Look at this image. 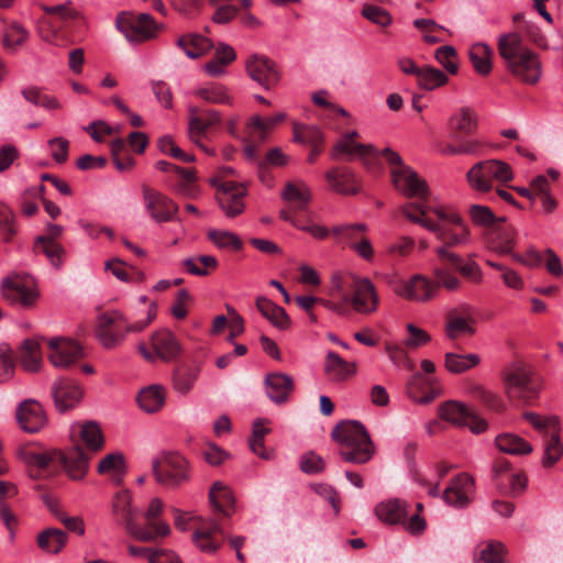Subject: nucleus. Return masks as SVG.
<instances>
[{
  "instance_id": "obj_57",
  "label": "nucleus",
  "mask_w": 563,
  "mask_h": 563,
  "mask_svg": "<svg viewBox=\"0 0 563 563\" xmlns=\"http://www.w3.org/2000/svg\"><path fill=\"white\" fill-rule=\"evenodd\" d=\"M245 190H238L236 194H218L217 200L221 210L229 218L241 214L245 208L243 197Z\"/></svg>"
},
{
  "instance_id": "obj_26",
  "label": "nucleus",
  "mask_w": 563,
  "mask_h": 563,
  "mask_svg": "<svg viewBox=\"0 0 563 563\" xmlns=\"http://www.w3.org/2000/svg\"><path fill=\"white\" fill-rule=\"evenodd\" d=\"M505 222H497L488 233V244L500 254H511L516 245L517 230Z\"/></svg>"
},
{
  "instance_id": "obj_27",
  "label": "nucleus",
  "mask_w": 563,
  "mask_h": 563,
  "mask_svg": "<svg viewBox=\"0 0 563 563\" xmlns=\"http://www.w3.org/2000/svg\"><path fill=\"white\" fill-rule=\"evenodd\" d=\"M57 460L74 481H81L89 468V457L79 446L74 448L67 453L58 451Z\"/></svg>"
},
{
  "instance_id": "obj_18",
  "label": "nucleus",
  "mask_w": 563,
  "mask_h": 563,
  "mask_svg": "<svg viewBox=\"0 0 563 563\" xmlns=\"http://www.w3.org/2000/svg\"><path fill=\"white\" fill-rule=\"evenodd\" d=\"M506 67L515 77L529 85L537 84L542 75V65L539 56L531 49H525L523 54L515 58Z\"/></svg>"
},
{
  "instance_id": "obj_59",
  "label": "nucleus",
  "mask_w": 563,
  "mask_h": 563,
  "mask_svg": "<svg viewBox=\"0 0 563 563\" xmlns=\"http://www.w3.org/2000/svg\"><path fill=\"white\" fill-rule=\"evenodd\" d=\"M209 240L219 249L240 251L243 246L242 240L238 234L225 230H210Z\"/></svg>"
},
{
  "instance_id": "obj_53",
  "label": "nucleus",
  "mask_w": 563,
  "mask_h": 563,
  "mask_svg": "<svg viewBox=\"0 0 563 563\" xmlns=\"http://www.w3.org/2000/svg\"><path fill=\"white\" fill-rule=\"evenodd\" d=\"M367 231L364 223H342L332 228V235L338 242L345 243L351 247L361 238V234Z\"/></svg>"
},
{
  "instance_id": "obj_60",
  "label": "nucleus",
  "mask_w": 563,
  "mask_h": 563,
  "mask_svg": "<svg viewBox=\"0 0 563 563\" xmlns=\"http://www.w3.org/2000/svg\"><path fill=\"white\" fill-rule=\"evenodd\" d=\"M294 141L301 144L314 145L323 143V134L316 125L294 123Z\"/></svg>"
},
{
  "instance_id": "obj_11",
  "label": "nucleus",
  "mask_w": 563,
  "mask_h": 563,
  "mask_svg": "<svg viewBox=\"0 0 563 563\" xmlns=\"http://www.w3.org/2000/svg\"><path fill=\"white\" fill-rule=\"evenodd\" d=\"M350 295L352 308L357 313L371 314L378 308L379 297L373 282L366 277L352 275Z\"/></svg>"
},
{
  "instance_id": "obj_4",
  "label": "nucleus",
  "mask_w": 563,
  "mask_h": 563,
  "mask_svg": "<svg viewBox=\"0 0 563 563\" xmlns=\"http://www.w3.org/2000/svg\"><path fill=\"white\" fill-rule=\"evenodd\" d=\"M401 213L411 222L418 223L424 229L433 232L441 241L442 246L449 249L465 245L470 242L471 233L468 228H449L446 224H438L427 218L428 209L420 202H409L401 207Z\"/></svg>"
},
{
  "instance_id": "obj_13",
  "label": "nucleus",
  "mask_w": 563,
  "mask_h": 563,
  "mask_svg": "<svg viewBox=\"0 0 563 563\" xmlns=\"http://www.w3.org/2000/svg\"><path fill=\"white\" fill-rule=\"evenodd\" d=\"M47 345L48 360L56 368H68L84 356L81 346L68 338H51Z\"/></svg>"
},
{
  "instance_id": "obj_19",
  "label": "nucleus",
  "mask_w": 563,
  "mask_h": 563,
  "mask_svg": "<svg viewBox=\"0 0 563 563\" xmlns=\"http://www.w3.org/2000/svg\"><path fill=\"white\" fill-rule=\"evenodd\" d=\"M15 416L20 428L27 433H37L47 423L42 405L34 399L22 401L16 408Z\"/></svg>"
},
{
  "instance_id": "obj_9",
  "label": "nucleus",
  "mask_w": 563,
  "mask_h": 563,
  "mask_svg": "<svg viewBox=\"0 0 563 563\" xmlns=\"http://www.w3.org/2000/svg\"><path fill=\"white\" fill-rule=\"evenodd\" d=\"M136 327L129 324L128 320L118 311L104 312L99 316L96 328V335L103 346L110 349L115 346L130 331Z\"/></svg>"
},
{
  "instance_id": "obj_7",
  "label": "nucleus",
  "mask_w": 563,
  "mask_h": 563,
  "mask_svg": "<svg viewBox=\"0 0 563 563\" xmlns=\"http://www.w3.org/2000/svg\"><path fill=\"white\" fill-rule=\"evenodd\" d=\"M470 186L482 192L493 189V181L507 183L514 179L510 165L499 159H487L476 163L466 174Z\"/></svg>"
},
{
  "instance_id": "obj_47",
  "label": "nucleus",
  "mask_w": 563,
  "mask_h": 563,
  "mask_svg": "<svg viewBox=\"0 0 563 563\" xmlns=\"http://www.w3.org/2000/svg\"><path fill=\"white\" fill-rule=\"evenodd\" d=\"M166 401V390L162 385L143 387V411L147 413L158 412Z\"/></svg>"
},
{
  "instance_id": "obj_22",
  "label": "nucleus",
  "mask_w": 563,
  "mask_h": 563,
  "mask_svg": "<svg viewBox=\"0 0 563 563\" xmlns=\"http://www.w3.org/2000/svg\"><path fill=\"white\" fill-rule=\"evenodd\" d=\"M249 76L263 88L271 89L279 81V73L275 64L262 55H253L246 60Z\"/></svg>"
},
{
  "instance_id": "obj_40",
  "label": "nucleus",
  "mask_w": 563,
  "mask_h": 563,
  "mask_svg": "<svg viewBox=\"0 0 563 563\" xmlns=\"http://www.w3.org/2000/svg\"><path fill=\"white\" fill-rule=\"evenodd\" d=\"M522 37L517 32L501 34L498 38V53L506 66L523 54Z\"/></svg>"
},
{
  "instance_id": "obj_20",
  "label": "nucleus",
  "mask_w": 563,
  "mask_h": 563,
  "mask_svg": "<svg viewBox=\"0 0 563 563\" xmlns=\"http://www.w3.org/2000/svg\"><path fill=\"white\" fill-rule=\"evenodd\" d=\"M474 486L473 477L466 473H461L451 479L442 494V498L445 504L452 507L465 508L471 503Z\"/></svg>"
},
{
  "instance_id": "obj_50",
  "label": "nucleus",
  "mask_w": 563,
  "mask_h": 563,
  "mask_svg": "<svg viewBox=\"0 0 563 563\" xmlns=\"http://www.w3.org/2000/svg\"><path fill=\"white\" fill-rule=\"evenodd\" d=\"M523 419L528 421L536 430L543 434L545 439L554 431H561L560 419L558 416L542 417L537 412L527 411Z\"/></svg>"
},
{
  "instance_id": "obj_12",
  "label": "nucleus",
  "mask_w": 563,
  "mask_h": 563,
  "mask_svg": "<svg viewBox=\"0 0 563 563\" xmlns=\"http://www.w3.org/2000/svg\"><path fill=\"white\" fill-rule=\"evenodd\" d=\"M221 113L217 110H206L200 115L191 114L188 122V137L207 155L213 156L216 150L208 146V130L221 123Z\"/></svg>"
},
{
  "instance_id": "obj_55",
  "label": "nucleus",
  "mask_w": 563,
  "mask_h": 563,
  "mask_svg": "<svg viewBox=\"0 0 563 563\" xmlns=\"http://www.w3.org/2000/svg\"><path fill=\"white\" fill-rule=\"evenodd\" d=\"M479 356L475 353L461 355L456 353L445 354V367L449 372L461 374L479 364Z\"/></svg>"
},
{
  "instance_id": "obj_54",
  "label": "nucleus",
  "mask_w": 563,
  "mask_h": 563,
  "mask_svg": "<svg viewBox=\"0 0 563 563\" xmlns=\"http://www.w3.org/2000/svg\"><path fill=\"white\" fill-rule=\"evenodd\" d=\"M198 375H199L198 368L185 367V366L177 367L173 374L174 389L181 395L188 394L191 390V388L194 387V385L198 378Z\"/></svg>"
},
{
  "instance_id": "obj_51",
  "label": "nucleus",
  "mask_w": 563,
  "mask_h": 563,
  "mask_svg": "<svg viewBox=\"0 0 563 563\" xmlns=\"http://www.w3.org/2000/svg\"><path fill=\"white\" fill-rule=\"evenodd\" d=\"M196 95L209 103L232 104L233 98L227 87L220 84H209L197 89Z\"/></svg>"
},
{
  "instance_id": "obj_61",
  "label": "nucleus",
  "mask_w": 563,
  "mask_h": 563,
  "mask_svg": "<svg viewBox=\"0 0 563 563\" xmlns=\"http://www.w3.org/2000/svg\"><path fill=\"white\" fill-rule=\"evenodd\" d=\"M285 118L286 114L284 112H279L266 119H263L256 114L249 120L246 126L247 129L258 130V139L261 141H264L266 139V133L273 130L276 126V124L284 121Z\"/></svg>"
},
{
  "instance_id": "obj_17",
  "label": "nucleus",
  "mask_w": 563,
  "mask_h": 563,
  "mask_svg": "<svg viewBox=\"0 0 563 563\" xmlns=\"http://www.w3.org/2000/svg\"><path fill=\"white\" fill-rule=\"evenodd\" d=\"M438 286L422 275H415L410 279L395 286V292L407 300L426 302L431 300Z\"/></svg>"
},
{
  "instance_id": "obj_41",
  "label": "nucleus",
  "mask_w": 563,
  "mask_h": 563,
  "mask_svg": "<svg viewBox=\"0 0 563 563\" xmlns=\"http://www.w3.org/2000/svg\"><path fill=\"white\" fill-rule=\"evenodd\" d=\"M496 446L511 455H527L533 451L532 445L515 433H503L495 439Z\"/></svg>"
},
{
  "instance_id": "obj_62",
  "label": "nucleus",
  "mask_w": 563,
  "mask_h": 563,
  "mask_svg": "<svg viewBox=\"0 0 563 563\" xmlns=\"http://www.w3.org/2000/svg\"><path fill=\"white\" fill-rule=\"evenodd\" d=\"M434 58L449 74L455 75L459 70L456 49L452 45H444L434 52Z\"/></svg>"
},
{
  "instance_id": "obj_42",
  "label": "nucleus",
  "mask_w": 563,
  "mask_h": 563,
  "mask_svg": "<svg viewBox=\"0 0 563 563\" xmlns=\"http://www.w3.org/2000/svg\"><path fill=\"white\" fill-rule=\"evenodd\" d=\"M67 542V534L56 528H48L37 536V545L49 554H57Z\"/></svg>"
},
{
  "instance_id": "obj_5",
  "label": "nucleus",
  "mask_w": 563,
  "mask_h": 563,
  "mask_svg": "<svg viewBox=\"0 0 563 563\" xmlns=\"http://www.w3.org/2000/svg\"><path fill=\"white\" fill-rule=\"evenodd\" d=\"M155 481L166 487L176 488L189 481L187 460L177 452H161L152 460Z\"/></svg>"
},
{
  "instance_id": "obj_38",
  "label": "nucleus",
  "mask_w": 563,
  "mask_h": 563,
  "mask_svg": "<svg viewBox=\"0 0 563 563\" xmlns=\"http://www.w3.org/2000/svg\"><path fill=\"white\" fill-rule=\"evenodd\" d=\"M19 457L31 467L38 470H46L54 461L57 460V450H34L30 446H24L19 450Z\"/></svg>"
},
{
  "instance_id": "obj_37",
  "label": "nucleus",
  "mask_w": 563,
  "mask_h": 563,
  "mask_svg": "<svg viewBox=\"0 0 563 563\" xmlns=\"http://www.w3.org/2000/svg\"><path fill=\"white\" fill-rule=\"evenodd\" d=\"M115 27L130 44L134 45L141 41V14L121 12L115 19Z\"/></svg>"
},
{
  "instance_id": "obj_39",
  "label": "nucleus",
  "mask_w": 563,
  "mask_h": 563,
  "mask_svg": "<svg viewBox=\"0 0 563 563\" xmlns=\"http://www.w3.org/2000/svg\"><path fill=\"white\" fill-rule=\"evenodd\" d=\"M20 363L24 371L36 373L42 367L40 343L33 339H26L20 347Z\"/></svg>"
},
{
  "instance_id": "obj_44",
  "label": "nucleus",
  "mask_w": 563,
  "mask_h": 563,
  "mask_svg": "<svg viewBox=\"0 0 563 563\" xmlns=\"http://www.w3.org/2000/svg\"><path fill=\"white\" fill-rule=\"evenodd\" d=\"M77 427L79 429L80 439L88 450L97 452L103 446V433L96 421L77 423Z\"/></svg>"
},
{
  "instance_id": "obj_10",
  "label": "nucleus",
  "mask_w": 563,
  "mask_h": 563,
  "mask_svg": "<svg viewBox=\"0 0 563 563\" xmlns=\"http://www.w3.org/2000/svg\"><path fill=\"white\" fill-rule=\"evenodd\" d=\"M439 417L459 427H468L473 433H483L487 422L470 408L454 400L443 402L438 410Z\"/></svg>"
},
{
  "instance_id": "obj_16",
  "label": "nucleus",
  "mask_w": 563,
  "mask_h": 563,
  "mask_svg": "<svg viewBox=\"0 0 563 563\" xmlns=\"http://www.w3.org/2000/svg\"><path fill=\"white\" fill-rule=\"evenodd\" d=\"M329 188L342 196H354L362 190L357 175L347 166H335L324 173Z\"/></svg>"
},
{
  "instance_id": "obj_15",
  "label": "nucleus",
  "mask_w": 563,
  "mask_h": 563,
  "mask_svg": "<svg viewBox=\"0 0 563 563\" xmlns=\"http://www.w3.org/2000/svg\"><path fill=\"white\" fill-rule=\"evenodd\" d=\"M143 200L147 213L156 223L176 219L178 207L164 194L143 186Z\"/></svg>"
},
{
  "instance_id": "obj_43",
  "label": "nucleus",
  "mask_w": 563,
  "mask_h": 563,
  "mask_svg": "<svg viewBox=\"0 0 563 563\" xmlns=\"http://www.w3.org/2000/svg\"><path fill=\"white\" fill-rule=\"evenodd\" d=\"M468 56L476 73L483 76L490 73L493 51L487 44H474L470 48Z\"/></svg>"
},
{
  "instance_id": "obj_24",
  "label": "nucleus",
  "mask_w": 563,
  "mask_h": 563,
  "mask_svg": "<svg viewBox=\"0 0 563 563\" xmlns=\"http://www.w3.org/2000/svg\"><path fill=\"white\" fill-rule=\"evenodd\" d=\"M150 345L154 355L164 362L176 360L183 351L178 339L168 330L154 332L151 336Z\"/></svg>"
},
{
  "instance_id": "obj_46",
  "label": "nucleus",
  "mask_w": 563,
  "mask_h": 563,
  "mask_svg": "<svg viewBox=\"0 0 563 563\" xmlns=\"http://www.w3.org/2000/svg\"><path fill=\"white\" fill-rule=\"evenodd\" d=\"M124 459L119 452L107 454L98 464L97 472L101 475H110L119 484L124 472Z\"/></svg>"
},
{
  "instance_id": "obj_36",
  "label": "nucleus",
  "mask_w": 563,
  "mask_h": 563,
  "mask_svg": "<svg viewBox=\"0 0 563 563\" xmlns=\"http://www.w3.org/2000/svg\"><path fill=\"white\" fill-rule=\"evenodd\" d=\"M176 44L191 59L201 57L212 47L211 41L198 33L179 36Z\"/></svg>"
},
{
  "instance_id": "obj_21",
  "label": "nucleus",
  "mask_w": 563,
  "mask_h": 563,
  "mask_svg": "<svg viewBox=\"0 0 563 563\" xmlns=\"http://www.w3.org/2000/svg\"><path fill=\"white\" fill-rule=\"evenodd\" d=\"M113 162L119 170H126L134 166L135 161L131 154H141V131L129 134L126 140L115 139L111 143Z\"/></svg>"
},
{
  "instance_id": "obj_48",
  "label": "nucleus",
  "mask_w": 563,
  "mask_h": 563,
  "mask_svg": "<svg viewBox=\"0 0 563 563\" xmlns=\"http://www.w3.org/2000/svg\"><path fill=\"white\" fill-rule=\"evenodd\" d=\"M505 553L503 543L488 541L478 547L475 563H505Z\"/></svg>"
},
{
  "instance_id": "obj_49",
  "label": "nucleus",
  "mask_w": 563,
  "mask_h": 563,
  "mask_svg": "<svg viewBox=\"0 0 563 563\" xmlns=\"http://www.w3.org/2000/svg\"><path fill=\"white\" fill-rule=\"evenodd\" d=\"M448 80L449 77L446 74H444L439 68L432 66L421 67L417 77V82L419 87L426 90H433L435 88L444 86L448 82Z\"/></svg>"
},
{
  "instance_id": "obj_64",
  "label": "nucleus",
  "mask_w": 563,
  "mask_h": 563,
  "mask_svg": "<svg viewBox=\"0 0 563 563\" xmlns=\"http://www.w3.org/2000/svg\"><path fill=\"white\" fill-rule=\"evenodd\" d=\"M143 559L148 563H181L174 552L153 547H143Z\"/></svg>"
},
{
  "instance_id": "obj_56",
  "label": "nucleus",
  "mask_w": 563,
  "mask_h": 563,
  "mask_svg": "<svg viewBox=\"0 0 563 563\" xmlns=\"http://www.w3.org/2000/svg\"><path fill=\"white\" fill-rule=\"evenodd\" d=\"M561 431H554L544 439V452L542 456V466L552 467L563 454V444L560 439Z\"/></svg>"
},
{
  "instance_id": "obj_58",
  "label": "nucleus",
  "mask_w": 563,
  "mask_h": 563,
  "mask_svg": "<svg viewBox=\"0 0 563 563\" xmlns=\"http://www.w3.org/2000/svg\"><path fill=\"white\" fill-rule=\"evenodd\" d=\"M468 214L473 223L477 227L492 229L497 222H505L506 218H497L490 208L482 205H472Z\"/></svg>"
},
{
  "instance_id": "obj_35",
  "label": "nucleus",
  "mask_w": 563,
  "mask_h": 563,
  "mask_svg": "<svg viewBox=\"0 0 563 563\" xmlns=\"http://www.w3.org/2000/svg\"><path fill=\"white\" fill-rule=\"evenodd\" d=\"M2 46L8 53H15L30 36L29 31L18 21H4Z\"/></svg>"
},
{
  "instance_id": "obj_45",
  "label": "nucleus",
  "mask_w": 563,
  "mask_h": 563,
  "mask_svg": "<svg viewBox=\"0 0 563 563\" xmlns=\"http://www.w3.org/2000/svg\"><path fill=\"white\" fill-rule=\"evenodd\" d=\"M36 254L43 253L55 268H59L63 264L64 249L56 241L43 236H36L33 245Z\"/></svg>"
},
{
  "instance_id": "obj_23",
  "label": "nucleus",
  "mask_w": 563,
  "mask_h": 563,
  "mask_svg": "<svg viewBox=\"0 0 563 563\" xmlns=\"http://www.w3.org/2000/svg\"><path fill=\"white\" fill-rule=\"evenodd\" d=\"M225 539L224 531L220 523L210 519L192 533V541L200 551L207 553L216 552Z\"/></svg>"
},
{
  "instance_id": "obj_6",
  "label": "nucleus",
  "mask_w": 563,
  "mask_h": 563,
  "mask_svg": "<svg viewBox=\"0 0 563 563\" xmlns=\"http://www.w3.org/2000/svg\"><path fill=\"white\" fill-rule=\"evenodd\" d=\"M110 514L113 521L132 538L141 539V511L131 490L122 488L111 498Z\"/></svg>"
},
{
  "instance_id": "obj_63",
  "label": "nucleus",
  "mask_w": 563,
  "mask_h": 563,
  "mask_svg": "<svg viewBox=\"0 0 563 563\" xmlns=\"http://www.w3.org/2000/svg\"><path fill=\"white\" fill-rule=\"evenodd\" d=\"M170 533L169 526L163 520L143 522V542L155 541Z\"/></svg>"
},
{
  "instance_id": "obj_32",
  "label": "nucleus",
  "mask_w": 563,
  "mask_h": 563,
  "mask_svg": "<svg viewBox=\"0 0 563 563\" xmlns=\"http://www.w3.org/2000/svg\"><path fill=\"white\" fill-rule=\"evenodd\" d=\"M255 306L261 314L278 330H287L290 328V318L283 307L274 303L264 296L256 298Z\"/></svg>"
},
{
  "instance_id": "obj_3",
  "label": "nucleus",
  "mask_w": 563,
  "mask_h": 563,
  "mask_svg": "<svg viewBox=\"0 0 563 563\" xmlns=\"http://www.w3.org/2000/svg\"><path fill=\"white\" fill-rule=\"evenodd\" d=\"M380 155L391 166L390 176L394 187L405 197L417 198L418 202L427 207L423 202L429 195L427 181L413 168L406 165L400 155L390 147L384 148Z\"/></svg>"
},
{
  "instance_id": "obj_25",
  "label": "nucleus",
  "mask_w": 563,
  "mask_h": 563,
  "mask_svg": "<svg viewBox=\"0 0 563 563\" xmlns=\"http://www.w3.org/2000/svg\"><path fill=\"white\" fill-rule=\"evenodd\" d=\"M264 385L267 397L276 405L285 404L294 389L291 376L278 372L268 373L264 378Z\"/></svg>"
},
{
  "instance_id": "obj_29",
  "label": "nucleus",
  "mask_w": 563,
  "mask_h": 563,
  "mask_svg": "<svg viewBox=\"0 0 563 563\" xmlns=\"http://www.w3.org/2000/svg\"><path fill=\"white\" fill-rule=\"evenodd\" d=\"M356 372L354 363L342 358L338 353L329 351L324 361V373L328 380L341 383L352 377Z\"/></svg>"
},
{
  "instance_id": "obj_33",
  "label": "nucleus",
  "mask_w": 563,
  "mask_h": 563,
  "mask_svg": "<svg viewBox=\"0 0 563 563\" xmlns=\"http://www.w3.org/2000/svg\"><path fill=\"white\" fill-rule=\"evenodd\" d=\"M209 500L214 512L230 517L234 509L235 499L232 490L221 482L212 484L209 490Z\"/></svg>"
},
{
  "instance_id": "obj_52",
  "label": "nucleus",
  "mask_w": 563,
  "mask_h": 563,
  "mask_svg": "<svg viewBox=\"0 0 563 563\" xmlns=\"http://www.w3.org/2000/svg\"><path fill=\"white\" fill-rule=\"evenodd\" d=\"M472 318L449 316L445 323V335L450 340H455L462 335H473L475 333Z\"/></svg>"
},
{
  "instance_id": "obj_34",
  "label": "nucleus",
  "mask_w": 563,
  "mask_h": 563,
  "mask_svg": "<svg viewBox=\"0 0 563 563\" xmlns=\"http://www.w3.org/2000/svg\"><path fill=\"white\" fill-rule=\"evenodd\" d=\"M407 512L408 504L398 498L382 501L375 508V514L378 519L388 525L402 522Z\"/></svg>"
},
{
  "instance_id": "obj_2",
  "label": "nucleus",
  "mask_w": 563,
  "mask_h": 563,
  "mask_svg": "<svg viewBox=\"0 0 563 563\" xmlns=\"http://www.w3.org/2000/svg\"><path fill=\"white\" fill-rule=\"evenodd\" d=\"M503 380L507 398L516 405H533L542 389L541 377L530 365L522 362L507 367L503 373Z\"/></svg>"
},
{
  "instance_id": "obj_14",
  "label": "nucleus",
  "mask_w": 563,
  "mask_h": 563,
  "mask_svg": "<svg viewBox=\"0 0 563 563\" xmlns=\"http://www.w3.org/2000/svg\"><path fill=\"white\" fill-rule=\"evenodd\" d=\"M54 405L59 412H67L81 401L84 390L81 386L69 377H58L51 386Z\"/></svg>"
},
{
  "instance_id": "obj_31",
  "label": "nucleus",
  "mask_w": 563,
  "mask_h": 563,
  "mask_svg": "<svg viewBox=\"0 0 563 563\" xmlns=\"http://www.w3.org/2000/svg\"><path fill=\"white\" fill-rule=\"evenodd\" d=\"M449 126L454 140L472 134L477 128V114L468 108L462 107L449 120Z\"/></svg>"
},
{
  "instance_id": "obj_8",
  "label": "nucleus",
  "mask_w": 563,
  "mask_h": 563,
  "mask_svg": "<svg viewBox=\"0 0 563 563\" xmlns=\"http://www.w3.org/2000/svg\"><path fill=\"white\" fill-rule=\"evenodd\" d=\"M1 291L8 301L23 308L34 305L40 296L36 283L32 277L15 273L2 279Z\"/></svg>"
},
{
  "instance_id": "obj_28",
  "label": "nucleus",
  "mask_w": 563,
  "mask_h": 563,
  "mask_svg": "<svg viewBox=\"0 0 563 563\" xmlns=\"http://www.w3.org/2000/svg\"><path fill=\"white\" fill-rule=\"evenodd\" d=\"M341 154H346L347 159H352L357 156L363 159L364 164L368 167V162L366 156H378V151L372 144H361L356 143L349 137L342 136L333 146L331 157L333 159H339Z\"/></svg>"
},
{
  "instance_id": "obj_30",
  "label": "nucleus",
  "mask_w": 563,
  "mask_h": 563,
  "mask_svg": "<svg viewBox=\"0 0 563 563\" xmlns=\"http://www.w3.org/2000/svg\"><path fill=\"white\" fill-rule=\"evenodd\" d=\"M282 198L294 212L305 211L311 201V191L302 183H287L282 192Z\"/></svg>"
},
{
  "instance_id": "obj_1",
  "label": "nucleus",
  "mask_w": 563,
  "mask_h": 563,
  "mask_svg": "<svg viewBox=\"0 0 563 563\" xmlns=\"http://www.w3.org/2000/svg\"><path fill=\"white\" fill-rule=\"evenodd\" d=\"M332 439L339 443L343 461L364 464L374 455V444L365 427L358 421H344L332 430Z\"/></svg>"
}]
</instances>
